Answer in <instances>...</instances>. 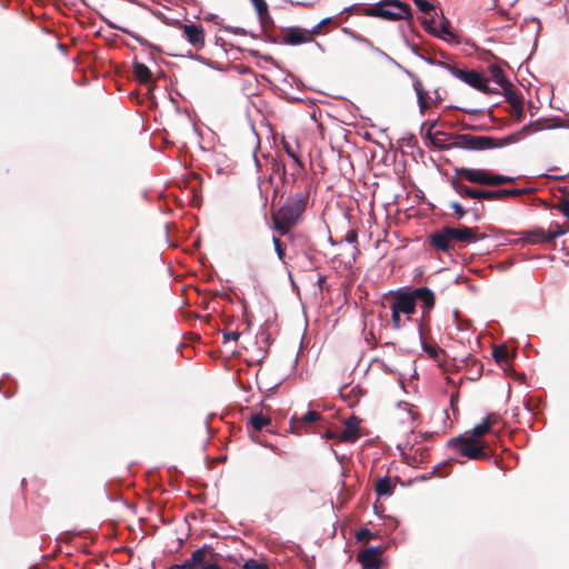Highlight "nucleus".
<instances>
[{"label":"nucleus","instance_id":"nucleus-9","mask_svg":"<svg viewBox=\"0 0 569 569\" xmlns=\"http://www.w3.org/2000/svg\"><path fill=\"white\" fill-rule=\"evenodd\" d=\"M460 172L466 177L467 181L480 186H500L515 181L513 177L496 174L485 169L462 170Z\"/></svg>","mask_w":569,"mask_h":569},{"label":"nucleus","instance_id":"nucleus-31","mask_svg":"<svg viewBox=\"0 0 569 569\" xmlns=\"http://www.w3.org/2000/svg\"><path fill=\"white\" fill-rule=\"evenodd\" d=\"M489 431L490 429L488 428V423L481 422L473 427L471 435L469 437H475V439L480 440V438L483 437Z\"/></svg>","mask_w":569,"mask_h":569},{"label":"nucleus","instance_id":"nucleus-49","mask_svg":"<svg viewBox=\"0 0 569 569\" xmlns=\"http://www.w3.org/2000/svg\"><path fill=\"white\" fill-rule=\"evenodd\" d=\"M249 52H250L251 56H254V57L259 56L258 50L250 49Z\"/></svg>","mask_w":569,"mask_h":569},{"label":"nucleus","instance_id":"nucleus-18","mask_svg":"<svg viewBox=\"0 0 569 569\" xmlns=\"http://www.w3.org/2000/svg\"><path fill=\"white\" fill-rule=\"evenodd\" d=\"M427 31L431 34L442 38L450 43H460L459 37L450 30V22L447 19H442L439 27H427Z\"/></svg>","mask_w":569,"mask_h":569},{"label":"nucleus","instance_id":"nucleus-27","mask_svg":"<svg viewBox=\"0 0 569 569\" xmlns=\"http://www.w3.org/2000/svg\"><path fill=\"white\" fill-rule=\"evenodd\" d=\"M492 79L501 87L510 86V81L505 77L503 71L500 67L492 64L489 67Z\"/></svg>","mask_w":569,"mask_h":569},{"label":"nucleus","instance_id":"nucleus-28","mask_svg":"<svg viewBox=\"0 0 569 569\" xmlns=\"http://www.w3.org/2000/svg\"><path fill=\"white\" fill-rule=\"evenodd\" d=\"M502 90L506 101L510 104V107L518 104V102L522 101L521 98L513 90V86L511 82L510 86H505Z\"/></svg>","mask_w":569,"mask_h":569},{"label":"nucleus","instance_id":"nucleus-29","mask_svg":"<svg viewBox=\"0 0 569 569\" xmlns=\"http://www.w3.org/2000/svg\"><path fill=\"white\" fill-rule=\"evenodd\" d=\"M492 357L496 362L501 363L508 360L509 352L506 346L495 347L492 351Z\"/></svg>","mask_w":569,"mask_h":569},{"label":"nucleus","instance_id":"nucleus-15","mask_svg":"<svg viewBox=\"0 0 569 569\" xmlns=\"http://www.w3.org/2000/svg\"><path fill=\"white\" fill-rule=\"evenodd\" d=\"M315 34L311 30H307L300 27H292L284 33L281 43L289 46H298L313 41Z\"/></svg>","mask_w":569,"mask_h":569},{"label":"nucleus","instance_id":"nucleus-22","mask_svg":"<svg viewBox=\"0 0 569 569\" xmlns=\"http://www.w3.org/2000/svg\"><path fill=\"white\" fill-rule=\"evenodd\" d=\"M132 72L134 78L142 84H148L151 81V71L142 62L134 61L132 64Z\"/></svg>","mask_w":569,"mask_h":569},{"label":"nucleus","instance_id":"nucleus-3","mask_svg":"<svg viewBox=\"0 0 569 569\" xmlns=\"http://www.w3.org/2000/svg\"><path fill=\"white\" fill-rule=\"evenodd\" d=\"M309 182L303 190L288 197L284 203L272 212L273 229L281 236L288 234L300 221L309 200Z\"/></svg>","mask_w":569,"mask_h":569},{"label":"nucleus","instance_id":"nucleus-42","mask_svg":"<svg viewBox=\"0 0 569 569\" xmlns=\"http://www.w3.org/2000/svg\"><path fill=\"white\" fill-rule=\"evenodd\" d=\"M357 239H358V232L356 229H351L347 232L346 237H345V240L348 242V243H357Z\"/></svg>","mask_w":569,"mask_h":569},{"label":"nucleus","instance_id":"nucleus-10","mask_svg":"<svg viewBox=\"0 0 569 569\" xmlns=\"http://www.w3.org/2000/svg\"><path fill=\"white\" fill-rule=\"evenodd\" d=\"M462 170H476L475 168L468 167H456L453 169V176L450 178V186L452 189L462 198H470L476 200H483L485 189H477L467 186L463 180L466 177L460 172Z\"/></svg>","mask_w":569,"mask_h":569},{"label":"nucleus","instance_id":"nucleus-11","mask_svg":"<svg viewBox=\"0 0 569 569\" xmlns=\"http://www.w3.org/2000/svg\"><path fill=\"white\" fill-rule=\"evenodd\" d=\"M183 39L192 47L194 51H200L206 46V32L201 24L194 22H186L179 26Z\"/></svg>","mask_w":569,"mask_h":569},{"label":"nucleus","instance_id":"nucleus-45","mask_svg":"<svg viewBox=\"0 0 569 569\" xmlns=\"http://www.w3.org/2000/svg\"><path fill=\"white\" fill-rule=\"evenodd\" d=\"M303 172H305V166L302 164V169H300V166H297V169L293 170V172L291 173V177L293 178L292 184H296L298 178L300 176H302Z\"/></svg>","mask_w":569,"mask_h":569},{"label":"nucleus","instance_id":"nucleus-33","mask_svg":"<svg viewBox=\"0 0 569 569\" xmlns=\"http://www.w3.org/2000/svg\"><path fill=\"white\" fill-rule=\"evenodd\" d=\"M415 4L421 12L426 14H430L431 11H435L433 6L427 0H415Z\"/></svg>","mask_w":569,"mask_h":569},{"label":"nucleus","instance_id":"nucleus-14","mask_svg":"<svg viewBox=\"0 0 569 569\" xmlns=\"http://www.w3.org/2000/svg\"><path fill=\"white\" fill-rule=\"evenodd\" d=\"M451 227H445L429 236V243L436 250L448 252L452 246Z\"/></svg>","mask_w":569,"mask_h":569},{"label":"nucleus","instance_id":"nucleus-36","mask_svg":"<svg viewBox=\"0 0 569 569\" xmlns=\"http://www.w3.org/2000/svg\"><path fill=\"white\" fill-rule=\"evenodd\" d=\"M449 207L453 210L457 219H462L467 213V210L459 202H451Z\"/></svg>","mask_w":569,"mask_h":569},{"label":"nucleus","instance_id":"nucleus-41","mask_svg":"<svg viewBox=\"0 0 569 569\" xmlns=\"http://www.w3.org/2000/svg\"><path fill=\"white\" fill-rule=\"evenodd\" d=\"M330 20H331L330 18H327V19H323L322 21H320L317 26H315L311 29V33H313L315 36H319L322 32V27L328 24L330 22Z\"/></svg>","mask_w":569,"mask_h":569},{"label":"nucleus","instance_id":"nucleus-26","mask_svg":"<svg viewBox=\"0 0 569 569\" xmlns=\"http://www.w3.org/2000/svg\"><path fill=\"white\" fill-rule=\"evenodd\" d=\"M553 209L558 210L567 218V221L560 224V228L566 227L568 228L569 232V199L566 197H561L559 201L556 204H553Z\"/></svg>","mask_w":569,"mask_h":569},{"label":"nucleus","instance_id":"nucleus-39","mask_svg":"<svg viewBox=\"0 0 569 569\" xmlns=\"http://www.w3.org/2000/svg\"><path fill=\"white\" fill-rule=\"evenodd\" d=\"M511 109L513 111L515 120L520 121L523 117L522 101L518 102V104L512 106Z\"/></svg>","mask_w":569,"mask_h":569},{"label":"nucleus","instance_id":"nucleus-30","mask_svg":"<svg viewBox=\"0 0 569 569\" xmlns=\"http://www.w3.org/2000/svg\"><path fill=\"white\" fill-rule=\"evenodd\" d=\"M261 21L268 16V4L264 0H251Z\"/></svg>","mask_w":569,"mask_h":569},{"label":"nucleus","instance_id":"nucleus-25","mask_svg":"<svg viewBox=\"0 0 569 569\" xmlns=\"http://www.w3.org/2000/svg\"><path fill=\"white\" fill-rule=\"evenodd\" d=\"M395 490V485L391 483L390 478L385 477L378 479L375 485V491L379 497L391 496Z\"/></svg>","mask_w":569,"mask_h":569},{"label":"nucleus","instance_id":"nucleus-17","mask_svg":"<svg viewBox=\"0 0 569 569\" xmlns=\"http://www.w3.org/2000/svg\"><path fill=\"white\" fill-rule=\"evenodd\" d=\"M360 422H361V420L358 417H356V416H351L350 418H348L345 421V429L339 435L338 440L340 442H355V441H357L360 438V436H361L360 432H359V425H360Z\"/></svg>","mask_w":569,"mask_h":569},{"label":"nucleus","instance_id":"nucleus-1","mask_svg":"<svg viewBox=\"0 0 569 569\" xmlns=\"http://www.w3.org/2000/svg\"><path fill=\"white\" fill-rule=\"evenodd\" d=\"M549 122L550 120L539 119L532 123L523 126L518 132L509 134L501 139L488 136H472L467 133L456 134L453 137L452 146L456 149H466L472 151L502 148L505 146L519 141L520 138L523 136L556 127L549 124Z\"/></svg>","mask_w":569,"mask_h":569},{"label":"nucleus","instance_id":"nucleus-46","mask_svg":"<svg viewBox=\"0 0 569 569\" xmlns=\"http://www.w3.org/2000/svg\"><path fill=\"white\" fill-rule=\"evenodd\" d=\"M458 399H459V392L456 391L450 397V405H451L452 408H455V406L457 405Z\"/></svg>","mask_w":569,"mask_h":569},{"label":"nucleus","instance_id":"nucleus-4","mask_svg":"<svg viewBox=\"0 0 569 569\" xmlns=\"http://www.w3.org/2000/svg\"><path fill=\"white\" fill-rule=\"evenodd\" d=\"M368 17L381 18L390 21H398L411 18L409 4L399 0H381L375 6L365 9Z\"/></svg>","mask_w":569,"mask_h":569},{"label":"nucleus","instance_id":"nucleus-51","mask_svg":"<svg viewBox=\"0 0 569 569\" xmlns=\"http://www.w3.org/2000/svg\"><path fill=\"white\" fill-rule=\"evenodd\" d=\"M448 383H453V381L450 378H447Z\"/></svg>","mask_w":569,"mask_h":569},{"label":"nucleus","instance_id":"nucleus-34","mask_svg":"<svg viewBox=\"0 0 569 569\" xmlns=\"http://www.w3.org/2000/svg\"><path fill=\"white\" fill-rule=\"evenodd\" d=\"M402 313L396 312L395 310H391V323L395 329H400L405 326L406 319L403 320L401 318Z\"/></svg>","mask_w":569,"mask_h":569},{"label":"nucleus","instance_id":"nucleus-47","mask_svg":"<svg viewBox=\"0 0 569 569\" xmlns=\"http://www.w3.org/2000/svg\"><path fill=\"white\" fill-rule=\"evenodd\" d=\"M325 437L327 439H336V438L338 439L339 436H337V433L331 431V430H327L326 433H325Z\"/></svg>","mask_w":569,"mask_h":569},{"label":"nucleus","instance_id":"nucleus-24","mask_svg":"<svg viewBox=\"0 0 569 569\" xmlns=\"http://www.w3.org/2000/svg\"><path fill=\"white\" fill-rule=\"evenodd\" d=\"M281 144L286 153L295 161L297 166L302 169V161L299 157L300 144L299 142L291 143L290 141L282 139Z\"/></svg>","mask_w":569,"mask_h":569},{"label":"nucleus","instance_id":"nucleus-5","mask_svg":"<svg viewBox=\"0 0 569 569\" xmlns=\"http://www.w3.org/2000/svg\"><path fill=\"white\" fill-rule=\"evenodd\" d=\"M220 559L221 556L210 545H203L183 563L172 565L169 569H222L219 565Z\"/></svg>","mask_w":569,"mask_h":569},{"label":"nucleus","instance_id":"nucleus-13","mask_svg":"<svg viewBox=\"0 0 569 569\" xmlns=\"http://www.w3.org/2000/svg\"><path fill=\"white\" fill-rule=\"evenodd\" d=\"M381 547H370L357 555V561L363 569H380L381 567Z\"/></svg>","mask_w":569,"mask_h":569},{"label":"nucleus","instance_id":"nucleus-32","mask_svg":"<svg viewBox=\"0 0 569 569\" xmlns=\"http://www.w3.org/2000/svg\"><path fill=\"white\" fill-rule=\"evenodd\" d=\"M373 537V535L371 533V531L366 528V527H362L360 528L357 532H356V539L357 541L359 542H368L371 538Z\"/></svg>","mask_w":569,"mask_h":569},{"label":"nucleus","instance_id":"nucleus-50","mask_svg":"<svg viewBox=\"0 0 569 569\" xmlns=\"http://www.w3.org/2000/svg\"><path fill=\"white\" fill-rule=\"evenodd\" d=\"M263 58H264V60H267V61L272 60V58H271V57H263Z\"/></svg>","mask_w":569,"mask_h":569},{"label":"nucleus","instance_id":"nucleus-6","mask_svg":"<svg viewBox=\"0 0 569 569\" xmlns=\"http://www.w3.org/2000/svg\"><path fill=\"white\" fill-rule=\"evenodd\" d=\"M448 445L471 460H487L490 458V455L487 452V446L481 440L475 439V437L451 438Z\"/></svg>","mask_w":569,"mask_h":569},{"label":"nucleus","instance_id":"nucleus-37","mask_svg":"<svg viewBox=\"0 0 569 569\" xmlns=\"http://www.w3.org/2000/svg\"><path fill=\"white\" fill-rule=\"evenodd\" d=\"M243 569H269L264 563H260L254 559H249L244 562Z\"/></svg>","mask_w":569,"mask_h":569},{"label":"nucleus","instance_id":"nucleus-23","mask_svg":"<svg viewBox=\"0 0 569 569\" xmlns=\"http://www.w3.org/2000/svg\"><path fill=\"white\" fill-rule=\"evenodd\" d=\"M432 128H433V124L430 127V129L428 131V136L431 139V143L436 148L441 149V150H448V149L453 148L452 142L451 143H447V141H448V134L447 133H445L442 131H436L432 134L431 133Z\"/></svg>","mask_w":569,"mask_h":569},{"label":"nucleus","instance_id":"nucleus-35","mask_svg":"<svg viewBox=\"0 0 569 569\" xmlns=\"http://www.w3.org/2000/svg\"><path fill=\"white\" fill-rule=\"evenodd\" d=\"M272 242H273V246H274V250L277 252V256L279 258V260H281L282 262H284V247L281 242V240L277 237H273L272 239Z\"/></svg>","mask_w":569,"mask_h":569},{"label":"nucleus","instance_id":"nucleus-2","mask_svg":"<svg viewBox=\"0 0 569 569\" xmlns=\"http://www.w3.org/2000/svg\"><path fill=\"white\" fill-rule=\"evenodd\" d=\"M391 299L390 310L402 313L406 316V320L410 319V316L416 312L417 302H421L422 315L421 321L428 322L430 311L435 307L436 297L431 289L428 287L419 288H400L391 291L388 296Z\"/></svg>","mask_w":569,"mask_h":569},{"label":"nucleus","instance_id":"nucleus-7","mask_svg":"<svg viewBox=\"0 0 569 569\" xmlns=\"http://www.w3.org/2000/svg\"><path fill=\"white\" fill-rule=\"evenodd\" d=\"M427 61L429 63H436V64L447 69L448 71H450V73L453 77L458 78L459 80L468 83L472 88H475L483 93L491 92V89L487 84V79L478 71L460 69V68L449 64L447 62L433 61L432 59H427Z\"/></svg>","mask_w":569,"mask_h":569},{"label":"nucleus","instance_id":"nucleus-20","mask_svg":"<svg viewBox=\"0 0 569 569\" xmlns=\"http://www.w3.org/2000/svg\"><path fill=\"white\" fill-rule=\"evenodd\" d=\"M409 74L413 81L412 84H413V89L418 97V103H419L420 111H421V113H425V111L429 108L428 92L425 90L422 82L418 76H416L415 73H411V72H409Z\"/></svg>","mask_w":569,"mask_h":569},{"label":"nucleus","instance_id":"nucleus-38","mask_svg":"<svg viewBox=\"0 0 569 569\" xmlns=\"http://www.w3.org/2000/svg\"><path fill=\"white\" fill-rule=\"evenodd\" d=\"M499 421H500V417L497 413L491 412V413L487 415V417L485 418V420L482 422L488 423V428L491 429Z\"/></svg>","mask_w":569,"mask_h":569},{"label":"nucleus","instance_id":"nucleus-48","mask_svg":"<svg viewBox=\"0 0 569 569\" xmlns=\"http://www.w3.org/2000/svg\"><path fill=\"white\" fill-rule=\"evenodd\" d=\"M472 211H473V213H475L476 219H477V220H478V219H480L481 213H479V210H478L477 208H475V209H472Z\"/></svg>","mask_w":569,"mask_h":569},{"label":"nucleus","instance_id":"nucleus-8","mask_svg":"<svg viewBox=\"0 0 569 569\" xmlns=\"http://www.w3.org/2000/svg\"><path fill=\"white\" fill-rule=\"evenodd\" d=\"M567 232L568 228H560V223L552 222L548 230H545L541 227H535L533 229L530 230L519 231L518 234L520 236L519 241L523 243L538 244L550 242L556 238L566 234Z\"/></svg>","mask_w":569,"mask_h":569},{"label":"nucleus","instance_id":"nucleus-12","mask_svg":"<svg viewBox=\"0 0 569 569\" xmlns=\"http://www.w3.org/2000/svg\"><path fill=\"white\" fill-rule=\"evenodd\" d=\"M321 420V413L315 410H309L301 417L293 415L290 419V431L298 436L308 433L311 431L312 425Z\"/></svg>","mask_w":569,"mask_h":569},{"label":"nucleus","instance_id":"nucleus-16","mask_svg":"<svg viewBox=\"0 0 569 569\" xmlns=\"http://www.w3.org/2000/svg\"><path fill=\"white\" fill-rule=\"evenodd\" d=\"M533 189H498V190H486L483 193V200L489 201H505L508 197H520L522 194L531 193Z\"/></svg>","mask_w":569,"mask_h":569},{"label":"nucleus","instance_id":"nucleus-40","mask_svg":"<svg viewBox=\"0 0 569 569\" xmlns=\"http://www.w3.org/2000/svg\"><path fill=\"white\" fill-rule=\"evenodd\" d=\"M272 170L273 172H278L283 180L286 179V166L283 162L274 161L272 163Z\"/></svg>","mask_w":569,"mask_h":569},{"label":"nucleus","instance_id":"nucleus-19","mask_svg":"<svg viewBox=\"0 0 569 569\" xmlns=\"http://www.w3.org/2000/svg\"><path fill=\"white\" fill-rule=\"evenodd\" d=\"M479 229L476 228H469L466 226H460L458 228L451 227V237L452 241L463 242V243H471L475 242L478 238Z\"/></svg>","mask_w":569,"mask_h":569},{"label":"nucleus","instance_id":"nucleus-44","mask_svg":"<svg viewBox=\"0 0 569 569\" xmlns=\"http://www.w3.org/2000/svg\"><path fill=\"white\" fill-rule=\"evenodd\" d=\"M240 337V332L238 331H228L223 333V340L224 342L233 340L237 341Z\"/></svg>","mask_w":569,"mask_h":569},{"label":"nucleus","instance_id":"nucleus-21","mask_svg":"<svg viewBox=\"0 0 569 569\" xmlns=\"http://www.w3.org/2000/svg\"><path fill=\"white\" fill-rule=\"evenodd\" d=\"M271 425V419L262 413H254L249 419V432H259Z\"/></svg>","mask_w":569,"mask_h":569},{"label":"nucleus","instance_id":"nucleus-43","mask_svg":"<svg viewBox=\"0 0 569 569\" xmlns=\"http://www.w3.org/2000/svg\"><path fill=\"white\" fill-rule=\"evenodd\" d=\"M122 31L126 32L127 34H129L131 38H133L140 44H146L147 43V40L142 36H140L139 33H136L133 31H129V30H126V29H123Z\"/></svg>","mask_w":569,"mask_h":569}]
</instances>
